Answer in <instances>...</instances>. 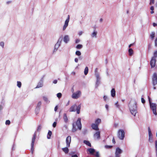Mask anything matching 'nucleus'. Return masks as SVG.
<instances>
[{
  "instance_id": "f257e3e1",
  "label": "nucleus",
  "mask_w": 157,
  "mask_h": 157,
  "mask_svg": "<svg viewBox=\"0 0 157 157\" xmlns=\"http://www.w3.org/2000/svg\"><path fill=\"white\" fill-rule=\"evenodd\" d=\"M128 106L131 114L135 116L137 113V103L136 101L135 100H132L130 102Z\"/></svg>"
},
{
  "instance_id": "f03ea898",
  "label": "nucleus",
  "mask_w": 157,
  "mask_h": 157,
  "mask_svg": "<svg viewBox=\"0 0 157 157\" xmlns=\"http://www.w3.org/2000/svg\"><path fill=\"white\" fill-rule=\"evenodd\" d=\"M81 119L80 118H78L77 121L73 124V128L72 129V132H75L76 131V126L79 130H81V129L82 124H81Z\"/></svg>"
},
{
  "instance_id": "7ed1b4c3",
  "label": "nucleus",
  "mask_w": 157,
  "mask_h": 157,
  "mask_svg": "<svg viewBox=\"0 0 157 157\" xmlns=\"http://www.w3.org/2000/svg\"><path fill=\"white\" fill-rule=\"evenodd\" d=\"M71 141V138L70 136H68L66 140V147L63 148L62 149L63 151L65 152V153H67L69 151V149L68 147L70 146V143Z\"/></svg>"
},
{
  "instance_id": "20e7f679",
  "label": "nucleus",
  "mask_w": 157,
  "mask_h": 157,
  "mask_svg": "<svg viewBox=\"0 0 157 157\" xmlns=\"http://www.w3.org/2000/svg\"><path fill=\"white\" fill-rule=\"evenodd\" d=\"M81 105H77L75 104L72 105L69 109L70 112H75L76 110L77 113L78 114L80 113V110L81 108Z\"/></svg>"
},
{
  "instance_id": "39448f33",
  "label": "nucleus",
  "mask_w": 157,
  "mask_h": 157,
  "mask_svg": "<svg viewBox=\"0 0 157 157\" xmlns=\"http://www.w3.org/2000/svg\"><path fill=\"white\" fill-rule=\"evenodd\" d=\"M149 101L151 109L153 111V113L154 114L156 115H157L156 109V104L155 103H152L151 102L150 98H149Z\"/></svg>"
},
{
  "instance_id": "423d86ee",
  "label": "nucleus",
  "mask_w": 157,
  "mask_h": 157,
  "mask_svg": "<svg viewBox=\"0 0 157 157\" xmlns=\"http://www.w3.org/2000/svg\"><path fill=\"white\" fill-rule=\"evenodd\" d=\"M81 95V92L80 90H78L75 92H73L72 95V98L75 99H77L79 98Z\"/></svg>"
},
{
  "instance_id": "0eeeda50",
  "label": "nucleus",
  "mask_w": 157,
  "mask_h": 157,
  "mask_svg": "<svg viewBox=\"0 0 157 157\" xmlns=\"http://www.w3.org/2000/svg\"><path fill=\"white\" fill-rule=\"evenodd\" d=\"M63 40V36H60L59 39L58 41L56 44L55 46L54 51H56L60 47Z\"/></svg>"
},
{
  "instance_id": "6e6552de",
  "label": "nucleus",
  "mask_w": 157,
  "mask_h": 157,
  "mask_svg": "<svg viewBox=\"0 0 157 157\" xmlns=\"http://www.w3.org/2000/svg\"><path fill=\"white\" fill-rule=\"evenodd\" d=\"M117 135L119 138L121 140L124 139V132L122 129H120L118 132Z\"/></svg>"
},
{
  "instance_id": "1a4fd4ad",
  "label": "nucleus",
  "mask_w": 157,
  "mask_h": 157,
  "mask_svg": "<svg viewBox=\"0 0 157 157\" xmlns=\"http://www.w3.org/2000/svg\"><path fill=\"white\" fill-rule=\"evenodd\" d=\"M152 81L154 86L157 84V75L156 73H154L153 75Z\"/></svg>"
},
{
  "instance_id": "9d476101",
  "label": "nucleus",
  "mask_w": 157,
  "mask_h": 157,
  "mask_svg": "<svg viewBox=\"0 0 157 157\" xmlns=\"http://www.w3.org/2000/svg\"><path fill=\"white\" fill-rule=\"evenodd\" d=\"M95 76L96 78L95 87L97 88L100 84V78L99 77V75L98 73H96Z\"/></svg>"
},
{
  "instance_id": "9b49d317",
  "label": "nucleus",
  "mask_w": 157,
  "mask_h": 157,
  "mask_svg": "<svg viewBox=\"0 0 157 157\" xmlns=\"http://www.w3.org/2000/svg\"><path fill=\"white\" fill-rule=\"evenodd\" d=\"M36 132L34 133V134L33 135V137L32 138V142L31 143V151L32 153L33 154L34 149V143L35 141V140L36 139Z\"/></svg>"
},
{
  "instance_id": "f8f14e48",
  "label": "nucleus",
  "mask_w": 157,
  "mask_h": 157,
  "mask_svg": "<svg viewBox=\"0 0 157 157\" xmlns=\"http://www.w3.org/2000/svg\"><path fill=\"white\" fill-rule=\"evenodd\" d=\"M69 16L68 15V17L67 19L65 22L64 24L63 27V31H64L65 30V29H66V28L67 27V26L68 25V23L69 21Z\"/></svg>"
},
{
  "instance_id": "ddd939ff",
  "label": "nucleus",
  "mask_w": 157,
  "mask_h": 157,
  "mask_svg": "<svg viewBox=\"0 0 157 157\" xmlns=\"http://www.w3.org/2000/svg\"><path fill=\"white\" fill-rule=\"evenodd\" d=\"M156 59L155 57H152L150 61V64L151 67H154L155 65Z\"/></svg>"
},
{
  "instance_id": "4468645a",
  "label": "nucleus",
  "mask_w": 157,
  "mask_h": 157,
  "mask_svg": "<svg viewBox=\"0 0 157 157\" xmlns=\"http://www.w3.org/2000/svg\"><path fill=\"white\" fill-rule=\"evenodd\" d=\"M122 152V151L121 149L119 147L117 148L115 152L116 157H120V155L121 153Z\"/></svg>"
},
{
  "instance_id": "2eb2a0df",
  "label": "nucleus",
  "mask_w": 157,
  "mask_h": 157,
  "mask_svg": "<svg viewBox=\"0 0 157 157\" xmlns=\"http://www.w3.org/2000/svg\"><path fill=\"white\" fill-rule=\"evenodd\" d=\"M91 127L92 129L96 131H98L99 130L98 127V125L94 123L92 124L91 125Z\"/></svg>"
},
{
  "instance_id": "dca6fc26",
  "label": "nucleus",
  "mask_w": 157,
  "mask_h": 157,
  "mask_svg": "<svg viewBox=\"0 0 157 157\" xmlns=\"http://www.w3.org/2000/svg\"><path fill=\"white\" fill-rule=\"evenodd\" d=\"M100 132L99 131L96 132L94 135V137L95 139H99L100 138Z\"/></svg>"
},
{
  "instance_id": "f3484780",
  "label": "nucleus",
  "mask_w": 157,
  "mask_h": 157,
  "mask_svg": "<svg viewBox=\"0 0 157 157\" xmlns=\"http://www.w3.org/2000/svg\"><path fill=\"white\" fill-rule=\"evenodd\" d=\"M97 32L95 30H94L93 32L91 34V36L92 38H96L97 37Z\"/></svg>"
},
{
  "instance_id": "a211bd4d",
  "label": "nucleus",
  "mask_w": 157,
  "mask_h": 157,
  "mask_svg": "<svg viewBox=\"0 0 157 157\" xmlns=\"http://www.w3.org/2000/svg\"><path fill=\"white\" fill-rule=\"evenodd\" d=\"M69 41V37L68 35H65L63 38V41L66 43H67Z\"/></svg>"
},
{
  "instance_id": "6ab92c4d",
  "label": "nucleus",
  "mask_w": 157,
  "mask_h": 157,
  "mask_svg": "<svg viewBox=\"0 0 157 157\" xmlns=\"http://www.w3.org/2000/svg\"><path fill=\"white\" fill-rule=\"evenodd\" d=\"M43 86V81L42 80H40L38 83L37 86L35 88H39L42 87Z\"/></svg>"
},
{
  "instance_id": "aec40b11",
  "label": "nucleus",
  "mask_w": 157,
  "mask_h": 157,
  "mask_svg": "<svg viewBox=\"0 0 157 157\" xmlns=\"http://www.w3.org/2000/svg\"><path fill=\"white\" fill-rule=\"evenodd\" d=\"M87 151H89L90 154L92 155L95 152V150L93 148H90L88 149Z\"/></svg>"
},
{
  "instance_id": "412c9836",
  "label": "nucleus",
  "mask_w": 157,
  "mask_h": 157,
  "mask_svg": "<svg viewBox=\"0 0 157 157\" xmlns=\"http://www.w3.org/2000/svg\"><path fill=\"white\" fill-rule=\"evenodd\" d=\"M63 119L64 120V121L66 123H67L68 122V119L67 117V114L65 113H64L63 114Z\"/></svg>"
},
{
  "instance_id": "4be33fe9",
  "label": "nucleus",
  "mask_w": 157,
  "mask_h": 157,
  "mask_svg": "<svg viewBox=\"0 0 157 157\" xmlns=\"http://www.w3.org/2000/svg\"><path fill=\"white\" fill-rule=\"evenodd\" d=\"M111 94L112 97H114L116 95V92L114 88L112 89L111 90Z\"/></svg>"
},
{
  "instance_id": "5701e85b",
  "label": "nucleus",
  "mask_w": 157,
  "mask_h": 157,
  "mask_svg": "<svg viewBox=\"0 0 157 157\" xmlns=\"http://www.w3.org/2000/svg\"><path fill=\"white\" fill-rule=\"evenodd\" d=\"M148 136H153V134L152 133L151 128L150 127H148L147 128Z\"/></svg>"
},
{
  "instance_id": "b1692460",
  "label": "nucleus",
  "mask_w": 157,
  "mask_h": 157,
  "mask_svg": "<svg viewBox=\"0 0 157 157\" xmlns=\"http://www.w3.org/2000/svg\"><path fill=\"white\" fill-rule=\"evenodd\" d=\"M128 53H129V55L130 56H132L133 54L134 51L133 49L132 48H130L128 49Z\"/></svg>"
},
{
  "instance_id": "393cba45",
  "label": "nucleus",
  "mask_w": 157,
  "mask_h": 157,
  "mask_svg": "<svg viewBox=\"0 0 157 157\" xmlns=\"http://www.w3.org/2000/svg\"><path fill=\"white\" fill-rule=\"evenodd\" d=\"M101 119L98 118L95 120V124L98 125V124L101 123Z\"/></svg>"
},
{
  "instance_id": "a878e982",
  "label": "nucleus",
  "mask_w": 157,
  "mask_h": 157,
  "mask_svg": "<svg viewBox=\"0 0 157 157\" xmlns=\"http://www.w3.org/2000/svg\"><path fill=\"white\" fill-rule=\"evenodd\" d=\"M83 142L87 146L90 147H91V144L89 141L87 140H84Z\"/></svg>"
},
{
  "instance_id": "bb28decb",
  "label": "nucleus",
  "mask_w": 157,
  "mask_h": 157,
  "mask_svg": "<svg viewBox=\"0 0 157 157\" xmlns=\"http://www.w3.org/2000/svg\"><path fill=\"white\" fill-rule=\"evenodd\" d=\"M52 134V132L50 131H49L48 132V135H47V138L48 139H50L51 136Z\"/></svg>"
},
{
  "instance_id": "cd10ccee",
  "label": "nucleus",
  "mask_w": 157,
  "mask_h": 157,
  "mask_svg": "<svg viewBox=\"0 0 157 157\" xmlns=\"http://www.w3.org/2000/svg\"><path fill=\"white\" fill-rule=\"evenodd\" d=\"M155 33L154 32H152L150 34V37H151L152 40H153L155 36Z\"/></svg>"
},
{
  "instance_id": "c85d7f7f",
  "label": "nucleus",
  "mask_w": 157,
  "mask_h": 157,
  "mask_svg": "<svg viewBox=\"0 0 157 157\" xmlns=\"http://www.w3.org/2000/svg\"><path fill=\"white\" fill-rule=\"evenodd\" d=\"M22 85L21 83V82L17 81V86L19 88H20L21 87Z\"/></svg>"
},
{
  "instance_id": "c756f323",
  "label": "nucleus",
  "mask_w": 157,
  "mask_h": 157,
  "mask_svg": "<svg viewBox=\"0 0 157 157\" xmlns=\"http://www.w3.org/2000/svg\"><path fill=\"white\" fill-rule=\"evenodd\" d=\"M88 67H86L85 68V70H84V74L85 75H86L88 73Z\"/></svg>"
},
{
  "instance_id": "7c9ffc66",
  "label": "nucleus",
  "mask_w": 157,
  "mask_h": 157,
  "mask_svg": "<svg viewBox=\"0 0 157 157\" xmlns=\"http://www.w3.org/2000/svg\"><path fill=\"white\" fill-rule=\"evenodd\" d=\"M148 141L150 143H152L153 141V136H148Z\"/></svg>"
},
{
  "instance_id": "2f4dec72",
  "label": "nucleus",
  "mask_w": 157,
  "mask_h": 157,
  "mask_svg": "<svg viewBox=\"0 0 157 157\" xmlns=\"http://www.w3.org/2000/svg\"><path fill=\"white\" fill-rule=\"evenodd\" d=\"M152 57H155V58L157 57V50L154 52L153 53V56Z\"/></svg>"
},
{
  "instance_id": "473e14b6",
  "label": "nucleus",
  "mask_w": 157,
  "mask_h": 157,
  "mask_svg": "<svg viewBox=\"0 0 157 157\" xmlns=\"http://www.w3.org/2000/svg\"><path fill=\"white\" fill-rule=\"evenodd\" d=\"M75 54L77 56H80L81 55V53L79 51H77L76 52Z\"/></svg>"
},
{
  "instance_id": "72a5a7b5",
  "label": "nucleus",
  "mask_w": 157,
  "mask_h": 157,
  "mask_svg": "<svg viewBox=\"0 0 157 157\" xmlns=\"http://www.w3.org/2000/svg\"><path fill=\"white\" fill-rule=\"evenodd\" d=\"M82 46L81 44H78L76 47V48L78 49H80L82 48Z\"/></svg>"
},
{
  "instance_id": "f704fd0d",
  "label": "nucleus",
  "mask_w": 157,
  "mask_h": 157,
  "mask_svg": "<svg viewBox=\"0 0 157 157\" xmlns=\"http://www.w3.org/2000/svg\"><path fill=\"white\" fill-rule=\"evenodd\" d=\"M115 105L116 106L117 108H119V107H120V105L118 104V101H117V102H116L115 103Z\"/></svg>"
},
{
  "instance_id": "c9c22d12",
  "label": "nucleus",
  "mask_w": 157,
  "mask_h": 157,
  "mask_svg": "<svg viewBox=\"0 0 157 157\" xmlns=\"http://www.w3.org/2000/svg\"><path fill=\"white\" fill-rule=\"evenodd\" d=\"M43 99H44V100L45 101H46V102H49V101H48V98H47V97H43Z\"/></svg>"
},
{
  "instance_id": "e433bc0d",
  "label": "nucleus",
  "mask_w": 157,
  "mask_h": 157,
  "mask_svg": "<svg viewBox=\"0 0 157 157\" xmlns=\"http://www.w3.org/2000/svg\"><path fill=\"white\" fill-rule=\"evenodd\" d=\"M103 99L105 101H106L108 100V98L107 96L105 95L103 97Z\"/></svg>"
},
{
  "instance_id": "4c0bfd02",
  "label": "nucleus",
  "mask_w": 157,
  "mask_h": 157,
  "mask_svg": "<svg viewBox=\"0 0 157 157\" xmlns=\"http://www.w3.org/2000/svg\"><path fill=\"white\" fill-rule=\"evenodd\" d=\"M41 102L40 101L37 104L36 108H39V107H40L41 106Z\"/></svg>"
},
{
  "instance_id": "58836bf2",
  "label": "nucleus",
  "mask_w": 157,
  "mask_h": 157,
  "mask_svg": "<svg viewBox=\"0 0 157 157\" xmlns=\"http://www.w3.org/2000/svg\"><path fill=\"white\" fill-rule=\"evenodd\" d=\"M6 124L7 125H9L10 123V120H7L6 121Z\"/></svg>"
},
{
  "instance_id": "ea45409f",
  "label": "nucleus",
  "mask_w": 157,
  "mask_h": 157,
  "mask_svg": "<svg viewBox=\"0 0 157 157\" xmlns=\"http://www.w3.org/2000/svg\"><path fill=\"white\" fill-rule=\"evenodd\" d=\"M4 105L0 104V112L3 109Z\"/></svg>"
},
{
  "instance_id": "a19ab883",
  "label": "nucleus",
  "mask_w": 157,
  "mask_h": 157,
  "mask_svg": "<svg viewBox=\"0 0 157 157\" xmlns=\"http://www.w3.org/2000/svg\"><path fill=\"white\" fill-rule=\"evenodd\" d=\"M4 44L3 42H1L0 43V46L2 48H4Z\"/></svg>"
},
{
  "instance_id": "79ce46f5",
  "label": "nucleus",
  "mask_w": 157,
  "mask_h": 157,
  "mask_svg": "<svg viewBox=\"0 0 157 157\" xmlns=\"http://www.w3.org/2000/svg\"><path fill=\"white\" fill-rule=\"evenodd\" d=\"M57 97L59 98L61 97L62 96V94L60 93H58L57 94Z\"/></svg>"
},
{
  "instance_id": "37998d69",
  "label": "nucleus",
  "mask_w": 157,
  "mask_h": 157,
  "mask_svg": "<svg viewBox=\"0 0 157 157\" xmlns=\"http://www.w3.org/2000/svg\"><path fill=\"white\" fill-rule=\"evenodd\" d=\"M41 126L40 125H39L37 127V131H39L40 130V129H41Z\"/></svg>"
},
{
  "instance_id": "c03bdc74",
  "label": "nucleus",
  "mask_w": 157,
  "mask_h": 157,
  "mask_svg": "<svg viewBox=\"0 0 157 157\" xmlns=\"http://www.w3.org/2000/svg\"><path fill=\"white\" fill-rule=\"evenodd\" d=\"M56 124H57L56 122H54L53 124V127L54 128L55 127L56 125Z\"/></svg>"
},
{
  "instance_id": "a18cd8bd",
  "label": "nucleus",
  "mask_w": 157,
  "mask_h": 157,
  "mask_svg": "<svg viewBox=\"0 0 157 157\" xmlns=\"http://www.w3.org/2000/svg\"><path fill=\"white\" fill-rule=\"evenodd\" d=\"M105 108L107 111L109 110V105L107 104H106L105 105Z\"/></svg>"
},
{
  "instance_id": "49530a36",
  "label": "nucleus",
  "mask_w": 157,
  "mask_h": 157,
  "mask_svg": "<svg viewBox=\"0 0 157 157\" xmlns=\"http://www.w3.org/2000/svg\"><path fill=\"white\" fill-rule=\"evenodd\" d=\"M83 33V32L82 31H79L78 33V34L79 36L81 35L82 33Z\"/></svg>"
},
{
  "instance_id": "de8ad7c7",
  "label": "nucleus",
  "mask_w": 157,
  "mask_h": 157,
  "mask_svg": "<svg viewBox=\"0 0 157 157\" xmlns=\"http://www.w3.org/2000/svg\"><path fill=\"white\" fill-rule=\"evenodd\" d=\"M105 147L106 148H111L112 146H111L106 145L105 146Z\"/></svg>"
},
{
  "instance_id": "09e8293b",
  "label": "nucleus",
  "mask_w": 157,
  "mask_h": 157,
  "mask_svg": "<svg viewBox=\"0 0 157 157\" xmlns=\"http://www.w3.org/2000/svg\"><path fill=\"white\" fill-rule=\"evenodd\" d=\"M141 102L143 103H144L145 102V100L144 99V98H141Z\"/></svg>"
},
{
  "instance_id": "8fccbe9b",
  "label": "nucleus",
  "mask_w": 157,
  "mask_h": 157,
  "mask_svg": "<svg viewBox=\"0 0 157 157\" xmlns=\"http://www.w3.org/2000/svg\"><path fill=\"white\" fill-rule=\"evenodd\" d=\"M58 105H56L55 106L54 108V111L55 112H56L58 109Z\"/></svg>"
},
{
  "instance_id": "3c124183",
  "label": "nucleus",
  "mask_w": 157,
  "mask_h": 157,
  "mask_svg": "<svg viewBox=\"0 0 157 157\" xmlns=\"http://www.w3.org/2000/svg\"><path fill=\"white\" fill-rule=\"evenodd\" d=\"M155 46H157V37L156 38L155 40Z\"/></svg>"
},
{
  "instance_id": "603ef678",
  "label": "nucleus",
  "mask_w": 157,
  "mask_h": 157,
  "mask_svg": "<svg viewBox=\"0 0 157 157\" xmlns=\"http://www.w3.org/2000/svg\"><path fill=\"white\" fill-rule=\"evenodd\" d=\"M80 40L79 39H77L76 40H75V43H79V42H80Z\"/></svg>"
},
{
  "instance_id": "864d4df0",
  "label": "nucleus",
  "mask_w": 157,
  "mask_h": 157,
  "mask_svg": "<svg viewBox=\"0 0 157 157\" xmlns=\"http://www.w3.org/2000/svg\"><path fill=\"white\" fill-rule=\"evenodd\" d=\"M155 153H156V155L157 157V146H155Z\"/></svg>"
},
{
  "instance_id": "5fc2aeb1",
  "label": "nucleus",
  "mask_w": 157,
  "mask_h": 157,
  "mask_svg": "<svg viewBox=\"0 0 157 157\" xmlns=\"http://www.w3.org/2000/svg\"><path fill=\"white\" fill-rule=\"evenodd\" d=\"M75 61L76 62V63H77L78 61V59L77 58H75Z\"/></svg>"
},
{
  "instance_id": "6e6d98bb",
  "label": "nucleus",
  "mask_w": 157,
  "mask_h": 157,
  "mask_svg": "<svg viewBox=\"0 0 157 157\" xmlns=\"http://www.w3.org/2000/svg\"><path fill=\"white\" fill-rule=\"evenodd\" d=\"M57 82V80H54V81H53V83L54 84H56Z\"/></svg>"
},
{
  "instance_id": "4d7b16f0",
  "label": "nucleus",
  "mask_w": 157,
  "mask_h": 157,
  "mask_svg": "<svg viewBox=\"0 0 157 157\" xmlns=\"http://www.w3.org/2000/svg\"><path fill=\"white\" fill-rule=\"evenodd\" d=\"M150 10H154V7L153 6H151L150 7Z\"/></svg>"
},
{
  "instance_id": "13d9d810",
  "label": "nucleus",
  "mask_w": 157,
  "mask_h": 157,
  "mask_svg": "<svg viewBox=\"0 0 157 157\" xmlns=\"http://www.w3.org/2000/svg\"><path fill=\"white\" fill-rule=\"evenodd\" d=\"M95 156L97 157H98L99 156V154L98 152H97L96 153V154L95 155Z\"/></svg>"
},
{
  "instance_id": "bf43d9fd",
  "label": "nucleus",
  "mask_w": 157,
  "mask_h": 157,
  "mask_svg": "<svg viewBox=\"0 0 157 157\" xmlns=\"http://www.w3.org/2000/svg\"><path fill=\"white\" fill-rule=\"evenodd\" d=\"M134 43L132 44H129L128 46V47L130 48L134 44Z\"/></svg>"
},
{
  "instance_id": "052dcab7",
  "label": "nucleus",
  "mask_w": 157,
  "mask_h": 157,
  "mask_svg": "<svg viewBox=\"0 0 157 157\" xmlns=\"http://www.w3.org/2000/svg\"><path fill=\"white\" fill-rule=\"evenodd\" d=\"M153 26H154V27H155V26H156L157 25V24L155 23H153Z\"/></svg>"
},
{
  "instance_id": "680f3d73",
  "label": "nucleus",
  "mask_w": 157,
  "mask_h": 157,
  "mask_svg": "<svg viewBox=\"0 0 157 157\" xmlns=\"http://www.w3.org/2000/svg\"><path fill=\"white\" fill-rule=\"evenodd\" d=\"M113 142L114 144H115V141L114 138H113Z\"/></svg>"
},
{
  "instance_id": "e2e57ef3",
  "label": "nucleus",
  "mask_w": 157,
  "mask_h": 157,
  "mask_svg": "<svg viewBox=\"0 0 157 157\" xmlns=\"http://www.w3.org/2000/svg\"><path fill=\"white\" fill-rule=\"evenodd\" d=\"M154 0H151V3H152V4L154 3Z\"/></svg>"
},
{
  "instance_id": "0e129e2a",
  "label": "nucleus",
  "mask_w": 157,
  "mask_h": 157,
  "mask_svg": "<svg viewBox=\"0 0 157 157\" xmlns=\"http://www.w3.org/2000/svg\"><path fill=\"white\" fill-rule=\"evenodd\" d=\"M71 157H78L76 155H75L72 156Z\"/></svg>"
},
{
  "instance_id": "69168bd1",
  "label": "nucleus",
  "mask_w": 157,
  "mask_h": 157,
  "mask_svg": "<svg viewBox=\"0 0 157 157\" xmlns=\"http://www.w3.org/2000/svg\"><path fill=\"white\" fill-rule=\"evenodd\" d=\"M97 71H98V69L97 68H96L95 69V74H96V73H98L97 72Z\"/></svg>"
},
{
  "instance_id": "338daca9",
  "label": "nucleus",
  "mask_w": 157,
  "mask_h": 157,
  "mask_svg": "<svg viewBox=\"0 0 157 157\" xmlns=\"http://www.w3.org/2000/svg\"><path fill=\"white\" fill-rule=\"evenodd\" d=\"M99 21L100 22H102L103 21V19L102 18L100 19Z\"/></svg>"
},
{
  "instance_id": "774afa93",
  "label": "nucleus",
  "mask_w": 157,
  "mask_h": 157,
  "mask_svg": "<svg viewBox=\"0 0 157 157\" xmlns=\"http://www.w3.org/2000/svg\"><path fill=\"white\" fill-rule=\"evenodd\" d=\"M157 146V141H155V147Z\"/></svg>"
}]
</instances>
